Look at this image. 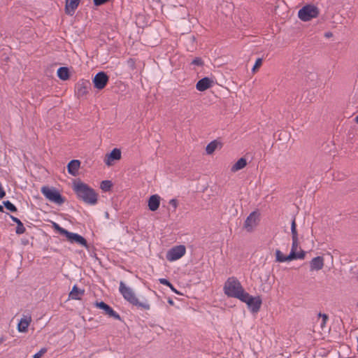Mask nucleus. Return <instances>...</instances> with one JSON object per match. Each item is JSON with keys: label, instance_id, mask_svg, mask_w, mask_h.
<instances>
[{"label": "nucleus", "instance_id": "1", "mask_svg": "<svg viewBox=\"0 0 358 358\" xmlns=\"http://www.w3.org/2000/svg\"><path fill=\"white\" fill-rule=\"evenodd\" d=\"M73 189L77 197L83 202L92 206L96 204L98 195L94 189L90 187L88 185L81 181L74 182L73 185Z\"/></svg>", "mask_w": 358, "mask_h": 358}, {"label": "nucleus", "instance_id": "2", "mask_svg": "<svg viewBox=\"0 0 358 358\" xmlns=\"http://www.w3.org/2000/svg\"><path fill=\"white\" fill-rule=\"evenodd\" d=\"M119 291L123 298L129 303L143 310H150V305L148 301L145 299H143L141 301H139L133 289L127 286L122 281L120 282Z\"/></svg>", "mask_w": 358, "mask_h": 358}, {"label": "nucleus", "instance_id": "3", "mask_svg": "<svg viewBox=\"0 0 358 358\" xmlns=\"http://www.w3.org/2000/svg\"><path fill=\"white\" fill-rule=\"evenodd\" d=\"M224 292L228 296L236 298L239 300L245 294L241 282L234 277L229 278L227 280L224 286Z\"/></svg>", "mask_w": 358, "mask_h": 358}, {"label": "nucleus", "instance_id": "4", "mask_svg": "<svg viewBox=\"0 0 358 358\" xmlns=\"http://www.w3.org/2000/svg\"><path fill=\"white\" fill-rule=\"evenodd\" d=\"M319 8L313 4H307L298 11V17L303 22H308L318 16Z\"/></svg>", "mask_w": 358, "mask_h": 358}, {"label": "nucleus", "instance_id": "5", "mask_svg": "<svg viewBox=\"0 0 358 358\" xmlns=\"http://www.w3.org/2000/svg\"><path fill=\"white\" fill-rule=\"evenodd\" d=\"M41 191L44 196L51 202L58 205H61L64 202V198L62 196L59 191L55 188H50L48 187L43 186L41 187Z\"/></svg>", "mask_w": 358, "mask_h": 358}, {"label": "nucleus", "instance_id": "6", "mask_svg": "<svg viewBox=\"0 0 358 358\" xmlns=\"http://www.w3.org/2000/svg\"><path fill=\"white\" fill-rule=\"evenodd\" d=\"M241 301L245 303L252 313H257L262 305V299L259 296H252L247 292H245Z\"/></svg>", "mask_w": 358, "mask_h": 358}, {"label": "nucleus", "instance_id": "7", "mask_svg": "<svg viewBox=\"0 0 358 358\" xmlns=\"http://www.w3.org/2000/svg\"><path fill=\"white\" fill-rule=\"evenodd\" d=\"M186 253V248L183 245H178L170 248L166 254V259L173 262L182 258Z\"/></svg>", "mask_w": 358, "mask_h": 358}, {"label": "nucleus", "instance_id": "8", "mask_svg": "<svg viewBox=\"0 0 358 358\" xmlns=\"http://www.w3.org/2000/svg\"><path fill=\"white\" fill-rule=\"evenodd\" d=\"M259 221V213L257 211H253L246 218L244 223V228L247 231L251 232L258 225Z\"/></svg>", "mask_w": 358, "mask_h": 358}, {"label": "nucleus", "instance_id": "9", "mask_svg": "<svg viewBox=\"0 0 358 358\" xmlns=\"http://www.w3.org/2000/svg\"><path fill=\"white\" fill-rule=\"evenodd\" d=\"M108 76L106 75V73L101 71L97 73L94 78H93V83L94 85V87L97 90H102L103 89L106 85H107L108 82Z\"/></svg>", "mask_w": 358, "mask_h": 358}, {"label": "nucleus", "instance_id": "10", "mask_svg": "<svg viewBox=\"0 0 358 358\" xmlns=\"http://www.w3.org/2000/svg\"><path fill=\"white\" fill-rule=\"evenodd\" d=\"M64 236L66 237L67 240L71 243H77L78 245L87 248V241L84 237L79 235L78 234L70 232L69 231H66Z\"/></svg>", "mask_w": 358, "mask_h": 358}, {"label": "nucleus", "instance_id": "11", "mask_svg": "<svg viewBox=\"0 0 358 358\" xmlns=\"http://www.w3.org/2000/svg\"><path fill=\"white\" fill-rule=\"evenodd\" d=\"M121 151L118 148H114L109 154L106 155L104 162L108 166H110L114 164L115 161L121 159Z\"/></svg>", "mask_w": 358, "mask_h": 358}, {"label": "nucleus", "instance_id": "12", "mask_svg": "<svg viewBox=\"0 0 358 358\" xmlns=\"http://www.w3.org/2000/svg\"><path fill=\"white\" fill-rule=\"evenodd\" d=\"M95 306L100 308V309H102L105 311V313L106 315H108V316L111 317H113L116 320H120V315L116 313L115 310H113V309L109 306L108 304H106V303L103 302V301H101V302H96Z\"/></svg>", "mask_w": 358, "mask_h": 358}, {"label": "nucleus", "instance_id": "13", "mask_svg": "<svg viewBox=\"0 0 358 358\" xmlns=\"http://www.w3.org/2000/svg\"><path fill=\"white\" fill-rule=\"evenodd\" d=\"M213 80L208 77H205L199 80L196 85V88L198 91L203 92L213 86Z\"/></svg>", "mask_w": 358, "mask_h": 358}, {"label": "nucleus", "instance_id": "14", "mask_svg": "<svg viewBox=\"0 0 358 358\" xmlns=\"http://www.w3.org/2000/svg\"><path fill=\"white\" fill-rule=\"evenodd\" d=\"M31 322V317L30 315H23V317L20 319L18 324H17V330L19 332H26L27 331L28 327L29 326Z\"/></svg>", "mask_w": 358, "mask_h": 358}, {"label": "nucleus", "instance_id": "15", "mask_svg": "<svg viewBox=\"0 0 358 358\" xmlns=\"http://www.w3.org/2000/svg\"><path fill=\"white\" fill-rule=\"evenodd\" d=\"M90 84L89 81L81 80L76 85V93L78 96H83L88 93V89Z\"/></svg>", "mask_w": 358, "mask_h": 358}, {"label": "nucleus", "instance_id": "16", "mask_svg": "<svg viewBox=\"0 0 358 358\" xmlns=\"http://www.w3.org/2000/svg\"><path fill=\"white\" fill-rule=\"evenodd\" d=\"M324 266V258L318 256L312 259L310 262V271H319L321 270Z\"/></svg>", "mask_w": 358, "mask_h": 358}, {"label": "nucleus", "instance_id": "17", "mask_svg": "<svg viewBox=\"0 0 358 358\" xmlns=\"http://www.w3.org/2000/svg\"><path fill=\"white\" fill-rule=\"evenodd\" d=\"M161 198L158 194L150 196L148 199V208L151 211L157 210L160 205Z\"/></svg>", "mask_w": 358, "mask_h": 358}, {"label": "nucleus", "instance_id": "18", "mask_svg": "<svg viewBox=\"0 0 358 358\" xmlns=\"http://www.w3.org/2000/svg\"><path fill=\"white\" fill-rule=\"evenodd\" d=\"M80 0H66L65 11L68 15H72L78 8Z\"/></svg>", "mask_w": 358, "mask_h": 358}, {"label": "nucleus", "instance_id": "19", "mask_svg": "<svg viewBox=\"0 0 358 358\" xmlns=\"http://www.w3.org/2000/svg\"><path fill=\"white\" fill-rule=\"evenodd\" d=\"M80 166V162L77 159L71 160L67 166L68 172L71 176H76L78 173V169Z\"/></svg>", "mask_w": 358, "mask_h": 358}, {"label": "nucleus", "instance_id": "20", "mask_svg": "<svg viewBox=\"0 0 358 358\" xmlns=\"http://www.w3.org/2000/svg\"><path fill=\"white\" fill-rule=\"evenodd\" d=\"M298 245H299L298 238H292V249H291V252L289 254L293 253L294 259H303L304 256H305L303 252H299V253L296 252L297 248H298Z\"/></svg>", "mask_w": 358, "mask_h": 358}, {"label": "nucleus", "instance_id": "21", "mask_svg": "<svg viewBox=\"0 0 358 358\" xmlns=\"http://www.w3.org/2000/svg\"><path fill=\"white\" fill-rule=\"evenodd\" d=\"M294 260L293 253L285 255L280 250H275V261L278 262H285Z\"/></svg>", "mask_w": 358, "mask_h": 358}, {"label": "nucleus", "instance_id": "22", "mask_svg": "<svg viewBox=\"0 0 358 358\" xmlns=\"http://www.w3.org/2000/svg\"><path fill=\"white\" fill-rule=\"evenodd\" d=\"M247 165V161L245 158H240L231 168V171L235 173L239 170L243 169Z\"/></svg>", "mask_w": 358, "mask_h": 358}, {"label": "nucleus", "instance_id": "23", "mask_svg": "<svg viewBox=\"0 0 358 358\" xmlns=\"http://www.w3.org/2000/svg\"><path fill=\"white\" fill-rule=\"evenodd\" d=\"M84 291L79 289L76 285L73 287L72 290L69 294V297L72 299L78 300L80 299L82 295L83 294Z\"/></svg>", "mask_w": 358, "mask_h": 358}, {"label": "nucleus", "instance_id": "24", "mask_svg": "<svg viewBox=\"0 0 358 358\" xmlns=\"http://www.w3.org/2000/svg\"><path fill=\"white\" fill-rule=\"evenodd\" d=\"M57 76L62 80H66L69 77V72L67 67H60L57 70Z\"/></svg>", "mask_w": 358, "mask_h": 358}, {"label": "nucleus", "instance_id": "25", "mask_svg": "<svg viewBox=\"0 0 358 358\" xmlns=\"http://www.w3.org/2000/svg\"><path fill=\"white\" fill-rule=\"evenodd\" d=\"M219 143L217 141H213L208 143L206 147V152L208 155L213 154L217 149Z\"/></svg>", "mask_w": 358, "mask_h": 358}, {"label": "nucleus", "instance_id": "26", "mask_svg": "<svg viewBox=\"0 0 358 358\" xmlns=\"http://www.w3.org/2000/svg\"><path fill=\"white\" fill-rule=\"evenodd\" d=\"M291 231H292V238H298V233L296 231V224L295 218H294L291 223Z\"/></svg>", "mask_w": 358, "mask_h": 358}, {"label": "nucleus", "instance_id": "27", "mask_svg": "<svg viewBox=\"0 0 358 358\" xmlns=\"http://www.w3.org/2000/svg\"><path fill=\"white\" fill-rule=\"evenodd\" d=\"M3 205L6 209L11 212L17 211L16 207L9 201H3Z\"/></svg>", "mask_w": 358, "mask_h": 358}, {"label": "nucleus", "instance_id": "28", "mask_svg": "<svg viewBox=\"0 0 358 358\" xmlns=\"http://www.w3.org/2000/svg\"><path fill=\"white\" fill-rule=\"evenodd\" d=\"M112 186L111 182L109 180H103L101 182V188L104 191H108Z\"/></svg>", "mask_w": 358, "mask_h": 358}, {"label": "nucleus", "instance_id": "29", "mask_svg": "<svg viewBox=\"0 0 358 358\" xmlns=\"http://www.w3.org/2000/svg\"><path fill=\"white\" fill-rule=\"evenodd\" d=\"M53 227L54 229L57 231L60 234L64 235L66 232V229L61 227L58 224L53 222Z\"/></svg>", "mask_w": 358, "mask_h": 358}, {"label": "nucleus", "instance_id": "30", "mask_svg": "<svg viewBox=\"0 0 358 358\" xmlns=\"http://www.w3.org/2000/svg\"><path fill=\"white\" fill-rule=\"evenodd\" d=\"M16 231V234H22L24 233L25 227H24V225L22 223V222L17 224V227H16V231Z\"/></svg>", "mask_w": 358, "mask_h": 358}, {"label": "nucleus", "instance_id": "31", "mask_svg": "<svg viewBox=\"0 0 358 358\" xmlns=\"http://www.w3.org/2000/svg\"><path fill=\"white\" fill-rule=\"evenodd\" d=\"M46 352L47 349L43 348L37 353L34 355L33 358H41Z\"/></svg>", "mask_w": 358, "mask_h": 358}, {"label": "nucleus", "instance_id": "32", "mask_svg": "<svg viewBox=\"0 0 358 358\" xmlns=\"http://www.w3.org/2000/svg\"><path fill=\"white\" fill-rule=\"evenodd\" d=\"M262 64V59L261 58H258L256 60L255 64L252 71L253 72H255L256 69H258L259 66H261Z\"/></svg>", "mask_w": 358, "mask_h": 358}, {"label": "nucleus", "instance_id": "33", "mask_svg": "<svg viewBox=\"0 0 358 358\" xmlns=\"http://www.w3.org/2000/svg\"><path fill=\"white\" fill-rule=\"evenodd\" d=\"M192 64L196 66H201L203 62L201 59L196 57L192 60Z\"/></svg>", "mask_w": 358, "mask_h": 358}, {"label": "nucleus", "instance_id": "34", "mask_svg": "<svg viewBox=\"0 0 358 358\" xmlns=\"http://www.w3.org/2000/svg\"><path fill=\"white\" fill-rule=\"evenodd\" d=\"M159 282L164 285L171 286V282L165 278H159Z\"/></svg>", "mask_w": 358, "mask_h": 358}, {"label": "nucleus", "instance_id": "35", "mask_svg": "<svg viewBox=\"0 0 358 358\" xmlns=\"http://www.w3.org/2000/svg\"><path fill=\"white\" fill-rule=\"evenodd\" d=\"M169 204L176 209L178 207V201L175 199H172L169 201Z\"/></svg>", "mask_w": 358, "mask_h": 358}, {"label": "nucleus", "instance_id": "36", "mask_svg": "<svg viewBox=\"0 0 358 358\" xmlns=\"http://www.w3.org/2000/svg\"><path fill=\"white\" fill-rule=\"evenodd\" d=\"M109 0H94V3L96 6H100V5H102L105 3H106Z\"/></svg>", "mask_w": 358, "mask_h": 358}, {"label": "nucleus", "instance_id": "37", "mask_svg": "<svg viewBox=\"0 0 358 358\" xmlns=\"http://www.w3.org/2000/svg\"><path fill=\"white\" fill-rule=\"evenodd\" d=\"M319 316L322 317V322L321 326L323 327L326 324V322L327 320V316L325 314H321V313L319 314Z\"/></svg>", "mask_w": 358, "mask_h": 358}, {"label": "nucleus", "instance_id": "38", "mask_svg": "<svg viewBox=\"0 0 358 358\" xmlns=\"http://www.w3.org/2000/svg\"><path fill=\"white\" fill-rule=\"evenodd\" d=\"M10 218H11V219H12V220H13V222H15L17 224L18 223H20V222H21V221H20L18 218H17V217H14V216H13V215H10Z\"/></svg>", "mask_w": 358, "mask_h": 358}, {"label": "nucleus", "instance_id": "39", "mask_svg": "<svg viewBox=\"0 0 358 358\" xmlns=\"http://www.w3.org/2000/svg\"><path fill=\"white\" fill-rule=\"evenodd\" d=\"M169 287H170V289L175 293L176 294H180L176 289V288L173 286V285L171 283V286H169Z\"/></svg>", "mask_w": 358, "mask_h": 358}, {"label": "nucleus", "instance_id": "40", "mask_svg": "<svg viewBox=\"0 0 358 358\" xmlns=\"http://www.w3.org/2000/svg\"><path fill=\"white\" fill-rule=\"evenodd\" d=\"M168 302L170 305H173V301L172 299H169Z\"/></svg>", "mask_w": 358, "mask_h": 358}, {"label": "nucleus", "instance_id": "41", "mask_svg": "<svg viewBox=\"0 0 358 358\" xmlns=\"http://www.w3.org/2000/svg\"><path fill=\"white\" fill-rule=\"evenodd\" d=\"M331 36V33H327V34H326V36H327V37H329V36Z\"/></svg>", "mask_w": 358, "mask_h": 358}, {"label": "nucleus", "instance_id": "42", "mask_svg": "<svg viewBox=\"0 0 358 358\" xmlns=\"http://www.w3.org/2000/svg\"><path fill=\"white\" fill-rule=\"evenodd\" d=\"M3 210V208L2 206L0 205V212H2Z\"/></svg>", "mask_w": 358, "mask_h": 358}, {"label": "nucleus", "instance_id": "43", "mask_svg": "<svg viewBox=\"0 0 358 358\" xmlns=\"http://www.w3.org/2000/svg\"><path fill=\"white\" fill-rule=\"evenodd\" d=\"M355 120L358 124V115L355 117Z\"/></svg>", "mask_w": 358, "mask_h": 358}, {"label": "nucleus", "instance_id": "44", "mask_svg": "<svg viewBox=\"0 0 358 358\" xmlns=\"http://www.w3.org/2000/svg\"><path fill=\"white\" fill-rule=\"evenodd\" d=\"M108 216H109V215H108V213H107V212H106V217L107 218H108Z\"/></svg>", "mask_w": 358, "mask_h": 358}, {"label": "nucleus", "instance_id": "45", "mask_svg": "<svg viewBox=\"0 0 358 358\" xmlns=\"http://www.w3.org/2000/svg\"><path fill=\"white\" fill-rule=\"evenodd\" d=\"M357 350H358V338H357Z\"/></svg>", "mask_w": 358, "mask_h": 358}, {"label": "nucleus", "instance_id": "46", "mask_svg": "<svg viewBox=\"0 0 358 358\" xmlns=\"http://www.w3.org/2000/svg\"><path fill=\"white\" fill-rule=\"evenodd\" d=\"M1 342H2V341H1V340H0V343H1Z\"/></svg>", "mask_w": 358, "mask_h": 358}]
</instances>
